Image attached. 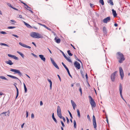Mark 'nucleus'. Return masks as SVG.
<instances>
[{
  "instance_id": "nucleus-1",
  "label": "nucleus",
  "mask_w": 130,
  "mask_h": 130,
  "mask_svg": "<svg viewBox=\"0 0 130 130\" xmlns=\"http://www.w3.org/2000/svg\"><path fill=\"white\" fill-rule=\"evenodd\" d=\"M117 58L119 59V62L120 63H122L125 59L123 54L120 52H118L117 53Z\"/></svg>"
},
{
  "instance_id": "nucleus-2",
  "label": "nucleus",
  "mask_w": 130,
  "mask_h": 130,
  "mask_svg": "<svg viewBox=\"0 0 130 130\" xmlns=\"http://www.w3.org/2000/svg\"><path fill=\"white\" fill-rule=\"evenodd\" d=\"M30 36L33 38H42L43 36L38 33L33 32L30 34Z\"/></svg>"
},
{
  "instance_id": "nucleus-3",
  "label": "nucleus",
  "mask_w": 130,
  "mask_h": 130,
  "mask_svg": "<svg viewBox=\"0 0 130 130\" xmlns=\"http://www.w3.org/2000/svg\"><path fill=\"white\" fill-rule=\"evenodd\" d=\"M89 100L90 103L92 107H95L96 106V104L94 100L92 98L91 96H88Z\"/></svg>"
},
{
  "instance_id": "nucleus-4",
  "label": "nucleus",
  "mask_w": 130,
  "mask_h": 130,
  "mask_svg": "<svg viewBox=\"0 0 130 130\" xmlns=\"http://www.w3.org/2000/svg\"><path fill=\"white\" fill-rule=\"evenodd\" d=\"M10 71H11L14 72V74H17L20 77H21L22 76V73L20 72L19 70L11 69H10Z\"/></svg>"
},
{
  "instance_id": "nucleus-5",
  "label": "nucleus",
  "mask_w": 130,
  "mask_h": 130,
  "mask_svg": "<svg viewBox=\"0 0 130 130\" xmlns=\"http://www.w3.org/2000/svg\"><path fill=\"white\" fill-rule=\"evenodd\" d=\"M119 72L120 75L121 76V79L122 80L124 77V74L122 68L121 67H120L119 68Z\"/></svg>"
},
{
  "instance_id": "nucleus-6",
  "label": "nucleus",
  "mask_w": 130,
  "mask_h": 130,
  "mask_svg": "<svg viewBox=\"0 0 130 130\" xmlns=\"http://www.w3.org/2000/svg\"><path fill=\"white\" fill-rule=\"evenodd\" d=\"M117 71H115L111 75L110 78L112 81L114 82L115 80V76Z\"/></svg>"
},
{
  "instance_id": "nucleus-7",
  "label": "nucleus",
  "mask_w": 130,
  "mask_h": 130,
  "mask_svg": "<svg viewBox=\"0 0 130 130\" xmlns=\"http://www.w3.org/2000/svg\"><path fill=\"white\" fill-rule=\"evenodd\" d=\"M122 86L121 84H120L119 86V90L120 91V94L121 95V98L124 101H125V100L123 98L122 95Z\"/></svg>"
},
{
  "instance_id": "nucleus-8",
  "label": "nucleus",
  "mask_w": 130,
  "mask_h": 130,
  "mask_svg": "<svg viewBox=\"0 0 130 130\" xmlns=\"http://www.w3.org/2000/svg\"><path fill=\"white\" fill-rule=\"evenodd\" d=\"M50 59L53 65L58 69H59V68L56 63L55 62L54 60L51 57L50 58Z\"/></svg>"
},
{
  "instance_id": "nucleus-9",
  "label": "nucleus",
  "mask_w": 130,
  "mask_h": 130,
  "mask_svg": "<svg viewBox=\"0 0 130 130\" xmlns=\"http://www.w3.org/2000/svg\"><path fill=\"white\" fill-rule=\"evenodd\" d=\"M110 20V17H109L104 19L103 20V22L104 23H107V22H109Z\"/></svg>"
},
{
  "instance_id": "nucleus-10",
  "label": "nucleus",
  "mask_w": 130,
  "mask_h": 130,
  "mask_svg": "<svg viewBox=\"0 0 130 130\" xmlns=\"http://www.w3.org/2000/svg\"><path fill=\"white\" fill-rule=\"evenodd\" d=\"M93 121L94 127V128H96V124L95 117L94 115L93 116Z\"/></svg>"
},
{
  "instance_id": "nucleus-11",
  "label": "nucleus",
  "mask_w": 130,
  "mask_h": 130,
  "mask_svg": "<svg viewBox=\"0 0 130 130\" xmlns=\"http://www.w3.org/2000/svg\"><path fill=\"white\" fill-rule=\"evenodd\" d=\"M62 65L66 69V70L67 71L69 76L71 77V78H72V76L71 75V74L70 73L69 70L68 68L67 67V66H66V65L63 63V62H62Z\"/></svg>"
},
{
  "instance_id": "nucleus-12",
  "label": "nucleus",
  "mask_w": 130,
  "mask_h": 130,
  "mask_svg": "<svg viewBox=\"0 0 130 130\" xmlns=\"http://www.w3.org/2000/svg\"><path fill=\"white\" fill-rule=\"evenodd\" d=\"M75 67L78 69H79L80 68V64L77 61H75L74 63Z\"/></svg>"
},
{
  "instance_id": "nucleus-13",
  "label": "nucleus",
  "mask_w": 130,
  "mask_h": 130,
  "mask_svg": "<svg viewBox=\"0 0 130 130\" xmlns=\"http://www.w3.org/2000/svg\"><path fill=\"white\" fill-rule=\"evenodd\" d=\"M19 44L20 45H21L23 47H26V48H31L30 46H27L25 44H23V43H22L21 42H19Z\"/></svg>"
},
{
  "instance_id": "nucleus-14",
  "label": "nucleus",
  "mask_w": 130,
  "mask_h": 130,
  "mask_svg": "<svg viewBox=\"0 0 130 130\" xmlns=\"http://www.w3.org/2000/svg\"><path fill=\"white\" fill-rule=\"evenodd\" d=\"M8 56L9 57L12 58L15 60H18V58L14 55H12L10 54H8Z\"/></svg>"
},
{
  "instance_id": "nucleus-15",
  "label": "nucleus",
  "mask_w": 130,
  "mask_h": 130,
  "mask_svg": "<svg viewBox=\"0 0 130 130\" xmlns=\"http://www.w3.org/2000/svg\"><path fill=\"white\" fill-rule=\"evenodd\" d=\"M39 56L41 59V60H43L44 62L45 61L46 59L44 57V55H39Z\"/></svg>"
},
{
  "instance_id": "nucleus-16",
  "label": "nucleus",
  "mask_w": 130,
  "mask_h": 130,
  "mask_svg": "<svg viewBox=\"0 0 130 130\" xmlns=\"http://www.w3.org/2000/svg\"><path fill=\"white\" fill-rule=\"evenodd\" d=\"M5 62L6 63L10 65H11L13 64V63L10 60H8V61H6Z\"/></svg>"
},
{
  "instance_id": "nucleus-17",
  "label": "nucleus",
  "mask_w": 130,
  "mask_h": 130,
  "mask_svg": "<svg viewBox=\"0 0 130 130\" xmlns=\"http://www.w3.org/2000/svg\"><path fill=\"white\" fill-rule=\"evenodd\" d=\"M7 76L8 77H10L11 78H13V79H18L19 80V79L17 77L15 76H12V75H8V74H7Z\"/></svg>"
},
{
  "instance_id": "nucleus-18",
  "label": "nucleus",
  "mask_w": 130,
  "mask_h": 130,
  "mask_svg": "<svg viewBox=\"0 0 130 130\" xmlns=\"http://www.w3.org/2000/svg\"><path fill=\"white\" fill-rule=\"evenodd\" d=\"M47 80L50 83V89H51L52 88V82L51 80L49 79H47Z\"/></svg>"
},
{
  "instance_id": "nucleus-19",
  "label": "nucleus",
  "mask_w": 130,
  "mask_h": 130,
  "mask_svg": "<svg viewBox=\"0 0 130 130\" xmlns=\"http://www.w3.org/2000/svg\"><path fill=\"white\" fill-rule=\"evenodd\" d=\"M112 11L113 15L114 17H116L117 16V14L115 10L112 9Z\"/></svg>"
},
{
  "instance_id": "nucleus-20",
  "label": "nucleus",
  "mask_w": 130,
  "mask_h": 130,
  "mask_svg": "<svg viewBox=\"0 0 130 130\" xmlns=\"http://www.w3.org/2000/svg\"><path fill=\"white\" fill-rule=\"evenodd\" d=\"M57 115L60 118L62 119V115L61 113V112H57Z\"/></svg>"
},
{
  "instance_id": "nucleus-21",
  "label": "nucleus",
  "mask_w": 130,
  "mask_h": 130,
  "mask_svg": "<svg viewBox=\"0 0 130 130\" xmlns=\"http://www.w3.org/2000/svg\"><path fill=\"white\" fill-rule=\"evenodd\" d=\"M23 22H24V24L25 25H26V26H27V27L28 28H32L31 26L29 24L27 23L26 22H25L24 21Z\"/></svg>"
},
{
  "instance_id": "nucleus-22",
  "label": "nucleus",
  "mask_w": 130,
  "mask_h": 130,
  "mask_svg": "<svg viewBox=\"0 0 130 130\" xmlns=\"http://www.w3.org/2000/svg\"><path fill=\"white\" fill-rule=\"evenodd\" d=\"M56 42L57 43H59L60 42V39H57L56 37H55L54 39Z\"/></svg>"
},
{
  "instance_id": "nucleus-23",
  "label": "nucleus",
  "mask_w": 130,
  "mask_h": 130,
  "mask_svg": "<svg viewBox=\"0 0 130 130\" xmlns=\"http://www.w3.org/2000/svg\"><path fill=\"white\" fill-rule=\"evenodd\" d=\"M52 118L55 121V122L56 123H57V121L56 118H55L54 115V113H53L52 115Z\"/></svg>"
},
{
  "instance_id": "nucleus-24",
  "label": "nucleus",
  "mask_w": 130,
  "mask_h": 130,
  "mask_svg": "<svg viewBox=\"0 0 130 130\" xmlns=\"http://www.w3.org/2000/svg\"><path fill=\"white\" fill-rule=\"evenodd\" d=\"M108 2L112 5H114L112 0H109L108 1Z\"/></svg>"
},
{
  "instance_id": "nucleus-25",
  "label": "nucleus",
  "mask_w": 130,
  "mask_h": 130,
  "mask_svg": "<svg viewBox=\"0 0 130 130\" xmlns=\"http://www.w3.org/2000/svg\"><path fill=\"white\" fill-rule=\"evenodd\" d=\"M0 78L7 80H8V79L6 78L3 76H0Z\"/></svg>"
},
{
  "instance_id": "nucleus-26",
  "label": "nucleus",
  "mask_w": 130,
  "mask_h": 130,
  "mask_svg": "<svg viewBox=\"0 0 130 130\" xmlns=\"http://www.w3.org/2000/svg\"><path fill=\"white\" fill-rule=\"evenodd\" d=\"M61 112V109L60 107L58 106L57 107V112Z\"/></svg>"
},
{
  "instance_id": "nucleus-27",
  "label": "nucleus",
  "mask_w": 130,
  "mask_h": 130,
  "mask_svg": "<svg viewBox=\"0 0 130 130\" xmlns=\"http://www.w3.org/2000/svg\"><path fill=\"white\" fill-rule=\"evenodd\" d=\"M71 103L72 104V106H76V104L74 103V101L73 100H71Z\"/></svg>"
},
{
  "instance_id": "nucleus-28",
  "label": "nucleus",
  "mask_w": 130,
  "mask_h": 130,
  "mask_svg": "<svg viewBox=\"0 0 130 130\" xmlns=\"http://www.w3.org/2000/svg\"><path fill=\"white\" fill-rule=\"evenodd\" d=\"M77 116L78 117H80V112L79 110L78 109H77Z\"/></svg>"
},
{
  "instance_id": "nucleus-29",
  "label": "nucleus",
  "mask_w": 130,
  "mask_h": 130,
  "mask_svg": "<svg viewBox=\"0 0 130 130\" xmlns=\"http://www.w3.org/2000/svg\"><path fill=\"white\" fill-rule=\"evenodd\" d=\"M74 57L75 59L76 60L78 61H79L81 63H82L81 61L77 58V57H76V55H74Z\"/></svg>"
},
{
  "instance_id": "nucleus-30",
  "label": "nucleus",
  "mask_w": 130,
  "mask_h": 130,
  "mask_svg": "<svg viewBox=\"0 0 130 130\" xmlns=\"http://www.w3.org/2000/svg\"><path fill=\"white\" fill-rule=\"evenodd\" d=\"M103 31L104 33H107V31L106 30V27H104L103 28Z\"/></svg>"
},
{
  "instance_id": "nucleus-31",
  "label": "nucleus",
  "mask_w": 130,
  "mask_h": 130,
  "mask_svg": "<svg viewBox=\"0 0 130 130\" xmlns=\"http://www.w3.org/2000/svg\"><path fill=\"white\" fill-rule=\"evenodd\" d=\"M0 45H4L5 46H6L7 47H9V46L7 44H6L5 43H0Z\"/></svg>"
},
{
  "instance_id": "nucleus-32",
  "label": "nucleus",
  "mask_w": 130,
  "mask_h": 130,
  "mask_svg": "<svg viewBox=\"0 0 130 130\" xmlns=\"http://www.w3.org/2000/svg\"><path fill=\"white\" fill-rule=\"evenodd\" d=\"M73 123L74 124V127L75 128H76V122L75 120H74L73 121Z\"/></svg>"
},
{
  "instance_id": "nucleus-33",
  "label": "nucleus",
  "mask_w": 130,
  "mask_h": 130,
  "mask_svg": "<svg viewBox=\"0 0 130 130\" xmlns=\"http://www.w3.org/2000/svg\"><path fill=\"white\" fill-rule=\"evenodd\" d=\"M67 53L69 55L71 56L73 54L70 53V50H69L67 51Z\"/></svg>"
},
{
  "instance_id": "nucleus-34",
  "label": "nucleus",
  "mask_w": 130,
  "mask_h": 130,
  "mask_svg": "<svg viewBox=\"0 0 130 130\" xmlns=\"http://www.w3.org/2000/svg\"><path fill=\"white\" fill-rule=\"evenodd\" d=\"M99 2L102 5H104V3L103 0H100Z\"/></svg>"
},
{
  "instance_id": "nucleus-35",
  "label": "nucleus",
  "mask_w": 130,
  "mask_h": 130,
  "mask_svg": "<svg viewBox=\"0 0 130 130\" xmlns=\"http://www.w3.org/2000/svg\"><path fill=\"white\" fill-rule=\"evenodd\" d=\"M80 73L82 74V76L83 78H85V75L84 74V72L83 71H80Z\"/></svg>"
},
{
  "instance_id": "nucleus-36",
  "label": "nucleus",
  "mask_w": 130,
  "mask_h": 130,
  "mask_svg": "<svg viewBox=\"0 0 130 130\" xmlns=\"http://www.w3.org/2000/svg\"><path fill=\"white\" fill-rule=\"evenodd\" d=\"M16 27L14 26H9L7 27V28L8 29H13L15 28Z\"/></svg>"
},
{
  "instance_id": "nucleus-37",
  "label": "nucleus",
  "mask_w": 130,
  "mask_h": 130,
  "mask_svg": "<svg viewBox=\"0 0 130 130\" xmlns=\"http://www.w3.org/2000/svg\"><path fill=\"white\" fill-rule=\"evenodd\" d=\"M43 26L45 28H46V29H47L48 30H51V29L50 28L47 27L46 26H45V25H43Z\"/></svg>"
},
{
  "instance_id": "nucleus-38",
  "label": "nucleus",
  "mask_w": 130,
  "mask_h": 130,
  "mask_svg": "<svg viewBox=\"0 0 130 130\" xmlns=\"http://www.w3.org/2000/svg\"><path fill=\"white\" fill-rule=\"evenodd\" d=\"M67 60H68L69 62L71 63L72 62V61L70 59L68 58V57L66 59Z\"/></svg>"
},
{
  "instance_id": "nucleus-39",
  "label": "nucleus",
  "mask_w": 130,
  "mask_h": 130,
  "mask_svg": "<svg viewBox=\"0 0 130 130\" xmlns=\"http://www.w3.org/2000/svg\"><path fill=\"white\" fill-rule=\"evenodd\" d=\"M79 91L80 93V94L81 95H82V89L81 88V87H80L79 89Z\"/></svg>"
},
{
  "instance_id": "nucleus-40",
  "label": "nucleus",
  "mask_w": 130,
  "mask_h": 130,
  "mask_svg": "<svg viewBox=\"0 0 130 130\" xmlns=\"http://www.w3.org/2000/svg\"><path fill=\"white\" fill-rule=\"evenodd\" d=\"M68 112H69V115H70V117L72 119L73 118V117H72V115L71 113V112L69 110H68Z\"/></svg>"
},
{
  "instance_id": "nucleus-41",
  "label": "nucleus",
  "mask_w": 130,
  "mask_h": 130,
  "mask_svg": "<svg viewBox=\"0 0 130 130\" xmlns=\"http://www.w3.org/2000/svg\"><path fill=\"white\" fill-rule=\"evenodd\" d=\"M0 33L1 34H7V33L4 31H0Z\"/></svg>"
},
{
  "instance_id": "nucleus-42",
  "label": "nucleus",
  "mask_w": 130,
  "mask_h": 130,
  "mask_svg": "<svg viewBox=\"0 0 130 130\" xmlns=\"http://www.w3.org/2000/svg\"><path fill=\"white\" fill-rule=\"evenodd\" d=\"M26 118H27L28 116L29 115L28 112L27 111H26Z\"/></svg>"
},
{
  "instance_id": "nucleus-43",
  "label": "nucleus",
  "mask_w": 130,
  "mask_h": 130,
  "mask_svg": "<svg viewBox=\"0 0 130 130\" xmlns=\"http://www.w3.org/2000/svg\"><path fill=\"white\" fill-rule=\"evenodd\" d=\"M7 5L9 6L11 8H12L13 7L11 5V4H10L8 3L7 4Z\"/></svg>"
},
{
  "instance_id": "nucleus-44",
  "label": "nucleus",
  "mask_w": 130,
  "mask_h": 130,
  "mask_svg": "<svg viewBox=\"0 0 130 130\" xmlns=\"http://www.w3.org/2000/svg\"><path fill=\"white\" fill-rule=\"evenodd\" d=\"M87 119H88V120L89 121H91V119H90V118L89 116L88 115H87Z\"/></svg>"
},
{
  "instance_id": "nucleus-45",
  "label": "nucleus",
  "mask_w": 130,
  "mask_h": 130,
  "mask_svg": "<svg viewBox=\"0 0 130 130\" xmlns=\"http://www.w3.org/2000/svg\"><path fill=\"white\" fill-rule=\"evenodd\" d=\"M61 52H62V53L63 55V56L64 57V58L66 59L67 58V57L66 56V55H65V54L63 52H62V51H61Z\"/></svg>"
},
{
  "instance_id": "nucleus-46",
  "label": "nucleus",
  "mask_w": 130,
  "mask_h": 130,
  "mask_svg": "<svg viewBox=\"0 0 130 130\" xmlns=\"http://www.w3.org/2000/svg\"><path fill=\"white\" fill-rule=\"evenodd\" d=\"M31 118L32 119H34V115L33 113H32L31 114Z\"/></svg>"
},
{
  "instance_id": "nucleus-47",
  "label": "nucleus",
  "mask_w": 130,
  "mask_h": 130,
  "mask_svg": "<svg viewBox=\"0 0 130 130\" xmlns=\"http://www.w3.org/2000/svg\"><path fill=\"white\" fill-rule=\"evenodd\" d=\"M61 123L63 127H64L65 126L63 123V122L62 121H61Z\"/></svg>"
},
{
  "instance_id": "nucleus-48",
  "label": "nucleus",
  "mask_w": 130,
  "mask_h": 130,
  "mask_svg": "<svg viewBox=\"0 0 130 130\" xmlns=\"http://www.w3.org/2000/svg\"><path fill=\"white\" fill-rule=\"evenodd\" d=\"M26 8H27V9H31V8L30 7L28 6L27 5L26 6Z\"/></svg>"
},
{
  "instance_id": "nucleus-49",
  "label": "nucleus",
  "mask_w": 130,
  "mask_h": 130,
  "mask_svg": "<svg viewBox=\"0 0 130 130\" xmlns=\"http://www.w3.org/2000/svg\"><path fill=\"white\" fill-rule=\"evenodd\" d=\"M12 35L16 37L17 38H18L19 37V36H18L15 35L13 34Z\"/></svg>"
},
{
  "instance_id": "nucleus-50",
  "label": "nucleus",
  "mask_w": 130,
  "mask_h": 130,
  "mask_svg": "<svg viewBox=\"0 0 130 130\" xmlns=\"http://www.w3.org/2000/svg\"><path fill=\"white\" fill-rule=\"evenodd\" d=\"M10 21L11 22H12L14 23H16V22L14 20H10Z\"/></svg>"
},
{
  "instance_id": "nucleus-51",
  "label": "nucleus",
  "mask_w": 130,
  "mask_h": 130,
  "mask_svg": "<svg viewBox=\"0 0 130 130\" xmlns=\"http://www.w3.org/2000/svg\"><path fill=\"white\" fill-rule=\"evenodd\" d=\"M90 6L91 7L93 8V7H94V6H93V4H92L91 3H90Z\"/></svg>"
},
{
  "instance_id": "nucleus-52",
  "label": "nucleus",
  "mask_w": 130,
  "mask_h": 130,
  "mask_svg": "<svg viewBox=\"0 0 130 130\" xmlns=\"http://www.w3.org/2000/svg\"><path fill=\"white\" fill-rule=\"evenodd\" d=\"M66 118L67 121V123H68L69 122V119L67 117H66Z\"/></svg>"
},
{
  "instance_id": "nucleus-53",
  "label": "nucleus",
  "mask_w": 130,
  "mask_h": 130,
  "mask_svg": "<svg viewBox=\"0 0 130 130\" xmlns=\"http://www.w3.org/2000/svg\"><path fill=\"white\" fill-rule=\"evenodd\" d=\"M19 55H20L23 58L24 55L23 54L21 53Z\"/></svg>"
},
{
  "instance_id": "nucleus-54",
  "label": "nucleus",
  "mask_w": 130,
  "mask_h": 130,
  "mask_svg": "<svg viewBox=\"0 0 130 130\" xmlns=\"http://www.w3.org/2000/svg\"><path fill=\"white\" fill-rule=\"evenodd\" d=\"M24 90H25V93H26L27 91V89L26 88V87L25 88H24Z\"/></svg>"
},
{
  "instance_id": "nucleus-55",
  "label": "nucleus",
  "mask_w": 130,
  "mask_h": 130,
  "mask_svg": "<svg viewBox=\"0 0 130 130\" xmlns=\"http://www.w3.org/2000/svg\"><path fill=\"white\" fill-rule=\"evenodd\" d=\"M57 76L59 79L60 81L61 82V78L60 76H59V75H57Z\"/></svg>"
},
{
  "instance_id": "nucleus-56",
  "label": "nucleus",
  "mask_w": 130,
  "mask_h": 130,
  "mask_svg": "<svg viewBox=\"0 0 130 130\" xmlns=\"http://www.w3.org/2000/svg\"><path fill=\"white\" fill-rule=\"evenodd\" d=\"M19 95V92H17V95L15 97V99H16L18 96Z\"/></svg>"
},
{
  "instance_id": "nucleus-57",
  "label": "nucleus",
  "mask_w": 130,
  "mask_h": 130,
  "mask_svg": "<svg viewBox=\"0 0 130 130\" xmlns=\"http://www.w3.org/2000/svg\"><path fill=\"white\" fill-rule=\"evenodd\" d=\"M62 118L63 119V121L64 122H65L66 121V119H65V118L63 117H62Z\"/></svg>"
},
{
  "instance_id": "nucleus-58",
  "label": "nucleus",
  "mask_w": 130,
  "mask_h": 130,
  "mask_svg": "<svg viewBox=\"0 0 130 130\" xmlns=\"http://www.w3.org/2000/svg\"><path fill=\"white\" fill-rule=\"evenodd\" d=\"M15 88H16V90H17V92H19V90H18V88L17 87H16V86H15Z\"/></svg>"
},
{
  "instance_id": "nucleus-59",
  "label": "nucleus",
  "mask_w": 130,
  "mask_h": 130,
  "mask_svg": "<svg viewBox=\"0 0 130 130\" xmlns=\"http://www.w3.org/2000/svg\"><path fill=\"white\" fill-rule=\"evenodd\" d=\"M15 88H16V90H17V92H19V90H18V88L17 87H16V86H15Z\"/></svg>"
},
{
  "instance_id": "nucleus-60",
  "label": "nucleus",
  "mask_w": 130,
  "mask_h": 130,
  "mask_svg": "<svg viewBox=\"0 0 130 130\" xmlns=\"http://www.w3.org/2000/svg\"><path fill=\"white\" fill-rule=\"evenodd\" d=\"M25 124V123H24L22 125H21V127L22 128H23L24 125Z\"/></svg>"
},
{
  "instance_id": "nucleus-61",
  "label": "nucleus",
  "mask_w": 130,
  "mask_h": 130,
  "mask_svg": "<svg viewBox=\"0 0 130 130\" xmlns=\"http://www.w3.org/2000/svg\"><path fill=\"white\" fill-rule=\"evenodd\" d=\"M19 17L20 18H22V15H19Z\"/></svg>"
},
{
  "instance_id": "nucleus-62",
  "label": "nucleus",
  "mask_w": 130,
  "mask_h": 130,
  "mask_svg": "<svg viewBox=\"0 0 130 130\" xmlns=\"http://www.w3.org/2000/svg\"><path fill=\"white\" fill-rule=\"evenodd\" d=\"M32 44H33L35 47H36V44L34 42H32Z\"/></svg>"
},
{
  "instance_id": "nucleus-63",
  "label": "nucleus",
  "mask_w": 130,
  "mask_h": 130,
  "mask_svg": "<svg viewBox=\"0 0 130 130\" xmlns=\"http://www.w3.org/2000/svg\"><path fill=\"white\" fill-rule=\"evenodd\" d=\"M21 3H22V4H24V5L25 6H26L27 5L25 3H24L23 2H21Z\"/></svg>"
},
{
  "instance_id": "nucleus-64",
  "label": "nucleus",
  "mask_w": 130,
  "mask_h": 130,
  "mask_svg": "<svg viewBox=\"0 0 130 130\" xmlns=\"http://www.w3.org/2000/svg\"><path fill=\"white\" fill-rule=\"evenodd\" d=\"M43 104L42 102V101H41L40 102V106H42V105Z\"/></svg>"
}]
</instances>
